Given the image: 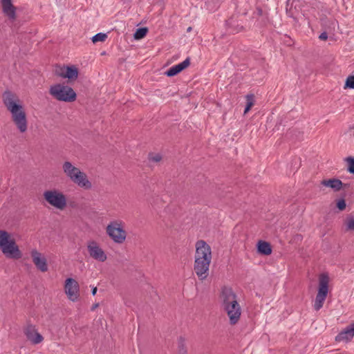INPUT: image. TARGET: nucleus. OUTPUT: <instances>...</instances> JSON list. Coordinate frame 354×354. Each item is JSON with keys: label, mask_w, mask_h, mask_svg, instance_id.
<instances>
[{"label": "nucleus", "mask_w": 354, "mask_h": 354, "mask_svg": "<svg viewBox=\"0 0 354 354\" xmlns=\"http://www.w3.org/2000/svg\"><path fill=\"white\" fill-rule=\"evenodd\" d=\"M195 248L194 270L199 279L204 280L209 274L212 259V249L203 240L197 241Z\"/></svg>", "instance_id": "1"}, {"label": "nucleus", "mask_w": 354, "mask_h": 354, "mask_svg": "<svg viewBox=\"0 0 354 354\" xmlns=\"http://www.w3.org/2000/svg\"><path fill=\"white\" fill-rule=\"evenodd\" d=\"M3 103L10 112L12 120L21 133H24L28 129L26 113L20 100L11 92H5L3 95Z\"/></svg>", "instance_id": "2"}, {"label": "nucleus", "mask_w": 354, "mask_h": 354, "mask_svg": "<svg viewBox=\"0 0 354 354\" xmlns=\"http://www.w3.org/2000/svg\"><path fill=\"white\" fill-rule=\"evenodd\" d=\"M223 308L229 319L230 325L234 326L239 323L241 317V308L236 300V296L230 288L225 287L221 294Z\"/></svg>", "instance_id": "3"}, {"label": "nucleus", "mask_w": 354, "mask_h": 354, "mask_svg": "<svg viewBox=\"0 0 354 354\" xmlns=\"http://www.w3.org/2000/svg\"><path fill=\"white\" fill-rule=\"evenodd\" d=\"M0 249L8 258L18 259L21 257V252L15 239L3 230H0Z\"/></svg>", "instance_id": "4"}, {"label": "nucleus", "mask_w": 354, "mask_h": 354, "mask_svg": "<svg viewBox=\"0 0 354 354\" xmlns=\"http://www.w3.org/2000/svg\"><path fill=\"white\" fill-rule=\"evenodd\" d=\"M49 93L58 101L73 102L76 100L77 94L71 86L64 83H57L50 86Z\"/></svg>", "instance_id": "5"}, {"label": "nucleus", "mask_w": 354, "mask_h": 354, "mask_svg": "<svg viewBox=\"0 0 354 354\" xmlns=\"http://www.w3.org/2000/svg\"><path fill=\"white\" fill-rule=\"evenodd\" d=\"M63 169L66 175L79 187L86 189L91 187V183L88 180L86 174L80 169L73 166L71 162H66L63 165Z\"/></svg>", "instance_id": "6"}, {"label": "nucleus", "mask_w": 354, "mask_h": 354, "mask_svg": "<svg viewBox=\"0 0 354 354\" xmlns=\"http://www.w3.org/2000/svg\"><path fill=\"white\" fill-rule=\"evenodd\" d=\"M318 292L317 293L313 307L315 310L321 309L328 293L330 277L328 273L324 272L319 275Z\"/></svg>", "instance_id": "7"}, {"label": "nucleus", "mask_w": 354, "mask_h": 354, "mask_svg": "<svg viewBox=\"0 0 354 354\" xmlns=\"http://www.w3.org/2000/svg\"><path fill=\"white\" fill-rule=\"evenodd\" d=\"M106 232L109 237L117 243H122L127 237L124 225L120 221L110 222L106 228Z\"/></svg>", "instance_id": "8"}, {"label": "nucleus", "mask_w": 354, "mask_h": 354, "mask_svg": "<svg viewBox=\"0 0 354 354\" xmlns=\"http://www.w3.org/2000/svg\"><path fill=\"white\" fill-rule=\"evenodd\" d=\"M55 74L68 82H75L77 80L80 74V69L74 64H59L55 67Z\"/></svg>", "instance_id": "9"}, {"label": "nucleus", "mask_w": 354, "mask_h": 354, "mask_svg": "<svg viewBox=\"0 0 354 354\" xmlns=\"http://www.w3.org/2000/svg\"><path fill=\"white\" fill-rule=\"evenodd\" d=\"M44 198L51 205L55 207L63 209L66 205L65 196L57 190L46 191L44 194Z\"/></svg>", "instance_id": "10"}, {"label": "nucleus", "mask_w": 354, "mask_h": 354, "mask_svg": "<svg viewBox=\"0 0 354 354\" xmlns=\"http://www.w3.org/2000/svg\"><path fill=\"white\" fill-rule=\"evenodd\" d=\"M64 289L70 301L75 302L79 300L80 297V285L75 279L67 278L64 282Z\"/></svg>", "instance_id": "11"}, {"label": "nucleus", "mask_w": 354, "mask_h": 354, "mask_svg": "<svg viewBox=\"0 0 354 354\" xmlns=\"http://www.w3.org/2000/svg\"><path fill=\"white\" fill-rule=\"evenodd\" d=\"M87 250L90 257L97 261L104 262L107 259L106 252L95 241H89L87 244Z\"/></svg>", "instance_id": "12"}, {"label": "nucleus", "mask_w": 354, "mask_h": 354, "mask_svg": "<svg viewBox=\"0 0 354 354\" xmlns=\"http://www.w3.org/2000/svg\"><path fill=\"white\" fill-rule=\"evenodd\" d=\"M24 333L32 344H39L44 341V337L38 332L36 326L28 324L24 328Z\"/></svg>", "instance_id": "13"}, {"label": "nucleus", "mask_w": 354, "mask_h": 354, "mask_svg": "<svg viewBox=\"0 0 354 354\" xmlns=\"http://www.w3.org/2000/svg\"><path fill=\"white\" fill-rule=\"evenodd\" d=\"M31 257L32 262L38 270L41 272H46L48 270V264L45 256L36 250L31 251Z\"/></svg>", "instance_id": "14"}, {"label": "nucleus", "mask_w": 354, "mask_h": 354, "mask_svg": "<svg viewBox=\"0 0 354 354\" xmlns=\"http://www.w3.org/2000/svg\"><path fill=\"white\" fill-rule=\"evenodd\" d=\"M354 337V322L343 329L336 337L335 341L340 342H351Z\"/></svg>", "instance_id": "15"}, {"label": "nucleus", "mask_w": 354, "mask_h": 354, "mask_svg": "<svg viewBox=\"0 0 354 354\" xmlns=\"http://www.w3.org/2000/svg\"><path fill=\"white\" fill-rule=\"evenodd\" d=\"M3 12L9 19H16V7L12 3V0H0Z\"/></svg>", "instance_id": "16"}, {"label": "nucleus", "mask_w": 354, "mask_h": 354, "mask_svg": "<svg viewBox=\"0 0 354 354\" xmlns=\"http://www.w3.org/2000/svg\"><path fill=\"white\" fill-rule=\"evenodd\" d=\"M189 65L190 59L187 57L183 62L169 68L167 71L165 72V75H166L167 77L175 76L187 68Z\"/></svg>", "instance_id": "17"}, {"label": "nucleus", "mask_w": 354, "mask_h": 354, "mask_svg": "<svg viewBox=\"0 0 354 354\" xmlns=\"http://www.w3.org/2000/svg\"><path fill=\"white\" fill-rule=\"evenodd\" d=\"M321 185L326 187H330L335 192H338L342 189L343 183L339 179L329 178L322 180Z\"/></svg>", "instance_id": "18"}, {"label": "nucleus", "mask_w": 354, "mask_h": 354, "mask_svg": "<svg viewBox=\"0 0 354 354\" xmlns=\"http://www.w3.org/2000/svg\"><path fill=\"white\" fill-rule=\"evenodd\" d=\"M257 250L259 254L263 255H270L272 252L270 244L265 241H259L257 243Z\"/></svg>", "instance_id": "19"}, {"label": "nucleus", "mask_w": 354, "mask_h": 354, "mask_svg": "<svg viewBox=\"0 0 354 354\" xmlns=\"http://www.w3.org/2000/svg\"><path fill=\"white\" fill-rule=\"evenodd\" d=\"M343 227L346 232H354V216L348 215L344 220Z\"/></svg>", "instance_id": "20"}, {"label": "nucleus", "mask_w": 354, "mask_h": 354, "mask_svg": "<svg viewBox=\"0 0 354 354\" xmlns=\"http://www.w3.org/2000/svg\"><path fill=\"white\" fill-rule=\"evenodd\" d=\"M246 100V106L244 110L243 114H247L252 107L254 105L255 103V96L254 94H248L245 96Z\"/></svg>", "instance_id": "21"}, {"label": "nucleus", "mask_w": 354, "mask_h": 354, "mask_svg": "<svg viewBox=\"0 0 354 354\" xmlns=\"http://www.w3.org/2000/svg\"><path fill=\"white\" fill-rule=\"evenodd\" d=\"M148 32V29L147 28H140L136 30V32L134 33V39L139 40L142 38H144Z\"/></svg>", "instance_id": "22"}, {"label": "nucleus", "mask_w": 354, "mask_h": 354, "mask_svg": "<svg viewBox=\"0 0 354 354\" xmlns=\"http://www.w3.org/2000/svg\"><path fill=\"white\" fill-rule=\"evenodd\" d=\"M354 89V75H349L347 77L345 84L344 85V89Z\"/></svg>", "instance_id": "23"}, {"label": "nucleus", "mask_w": 354, "mask_h": 354, "mask_svg": "<svg viewBox=\"0 0 354 354\" xmlns=\"http://www.w3.org/2000/svg\"><path fill=\"white\" fill-rule=\"evenodd\" d=\"M107 38V35L104 33H97L92 37V41L95 44L99 41L103 42Z\"/></svg>", "instance_id": "24"}, {"label": "nucleus", "mask_w": 354, "mask_h": 354, "mask_svg": "<svg viewBox=\"0 0 354 354\" xmlns=\"http://www.w3.org/2000/svg\"><path fill=\"white\" fill-rule=\"evenodd\" d=\"M345 161L347 163L348 171L354 174V158L353 157H347L345 159Z\"/></svg>", "instance_id": "25"}, {"label": "nucleus", "mask_w": 354, "mask_h": 354, "mask_svg": "<svg viewBox=\"0 0 354 354\" xmlns=\"http://www.w3.org/2000/svg\"><path fill=\"white\" fill-rule=\"evenodd\" d=\"M149 159L151 161L158 162L161 160L162 156L160 153H152L149 155Z\"/></svg>", "instance_id": "26"}, {"label": "nucleus", "mask_w": 354, "mask_h": 354, "mask_svg": "<svg viewBox=\"0 0 354 354\" xmlns=\"http://www.w3.org/2000/svg\"><path fill=\"white\" fill-rule=\"evenodd\" d=\"M336 206L338 208L339 210L343 211L346 209V204L344 199L341 198L337 201L336 202Z\"/></svg>", "instance_id": "27"}, {"label": "nucleus", "mask_w": 354, "mask_h": 354, "mask_svg": "<svg viewBox=\"0 0 354 354\" xmlns=\"http://www.w3.org/2000/svg\"><path fill=\"white\" fill-rule=\"evenodd\" d=\"M327 38H328V36L326 32H323L319 35V39L322 40H326Z\"/></svg>", "instance_id": "28"}, {"label": "nucleus", "mask_w": 354, "mask_h": 354, "mask_svg": "<svg viewBox=\"0 0 354 354\" xmlns=\"http://www.w3.org/2000/svg\"><path fill=\"white\" fill-rule=\"evenodd\" d=\"M97 287H94V288H93V290H92V294H93V295H95L96 294V292H97Z\"/></svg>", "instance_id": "29"}, {"label": "nucleus", "mask_w": 354, "mask_h": 354, "mask_svg": "<svg viewBox=\"0 0 354 354\" xmlns=\"http://www.w3.org/2000/svg\"><path fill=\"white\" fill-rule=\"evenodd\" d=\"M97 306H98V304H95V305L93 306L92 310L95 309Z\"/></svg>", "instance_id": "30"}, {"label": "nucleus", "mask_w": 354, "mask_h": 354, "mask_svg": "<svg viewBox=\"0 0 354 354\" xmlns=\"http://www.w3.org/2000/svg\"><path fill=\"white\" fill-rule=\"evenodd\" d=\"M353 136L354 137V126H353Z\"/></svg>", "instance_id": "31"}]
</instances>
